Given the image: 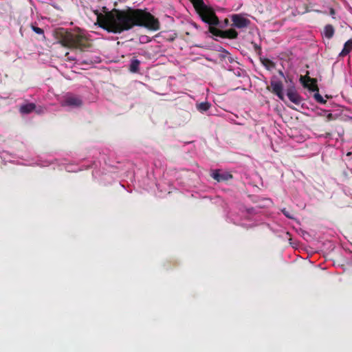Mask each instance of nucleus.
<instances>
[{"instance_id":"obj_1","label":"nucleus","mask_w":352,"mask_h":352,"mask_svg":"<svg viewBox=\"0 0 352 352\" xmlns=\"http://www.w3.org/2000/svg\"><path fill=\"white\" fill-rule=\"evenodd\" d=\"M98 23L100 27L114 34L129 30L135 26H144L153 30L160 28L158 20L151 13L131 8L126 10L113 8L104 14H100Z\"/></svg>"},{"instance_id":"obj_2","label":"nucleus","mask_w":352,"mask_h":352,"mask_svg":"<svg viewBox=\"0 0 352 352\" xmlns=\"http://www.w3.org/2000/svg\"><path fill=\"white\" fill-rule=\"evenodd\" d=\"M59 42L65 47L80 49L81 50L89 48L91 46L89 41L85 36L70 32L63 33Z\"/></svg>"},{"instance_id":"obj_3","label":"nucleus","mask_w":352,"mask_h":352,"mask_svg":"<svg viewBox=\"0 0 352 352\" xmlns=\"http://www.w3.org/2000/svg\"><path fill=\"white\" fill-rule=\"evenodd\" d=\"M193 5L201 19L208 25H219V20L212 8L205 4L203 0H189Z\"/></svg>"},{"instance_id":"obj_4","label":"nucleus","mask_w":352,"mask_h":352,"mask_svg":"<svg viewBox=\"0 0 352 352\" xmlns=\"http://www.w3.org/2000/svg\"><path fill=\"white\" fill-rule=\"evenodd\" d=\"M217 25H209L208 32L216 36L223 38L234 39L238 36V32L233 28L226 30H221L214 26Z\"/></svg>"},{"instance_id":"obj_5","label":"nucleus","mask_w":352,"mask_h":352,"mask_svg":"<svg viewBox=\"0 0 352 352\" xmlns=\"http://www.w3.org/2000/svg\"><path fill=\"white\" fill-rule=\"evenodd\" d=\"M267 89L274 94L276 95L280 100H284L283 82L280 80H277L275 76L272 78L270 86L267 87Z\"/></svg>"},{"instance_id":"obj_6","label":"nucleus","mask_w":352,"mask_h":352,"mask_svg":"<svg viewBox=\"0 0 352 352\" xmlns=\"http://www.w3.org/2000/svg\"><path fill=\"white\" fill-rule=\"evenodd\" d=\"M183 23V25H182V28L180 30V34H181V36L186 40L187 41H190V36H191L192 34H193V29H198V26L196 23H190V22H188V23Z\"/></svg>"},{"instance_id":"obj_7","label":"nucleus","mask_w":352,"mask_h":352,"mask_svg":"<svg viewBox=\"0 0 352 352\" xmlns=\"http://www.w3.org/2000/svg\"><path fill=\"white\" fill-rule=\"evenodd\" d=\"M300 82L305 88H307L311 91H318L319 89L317 85V80L316 78H310L308 76H301L300 78Z\"/></svg>"},{"instance_id":"obj_8","label":"nucleus","mask_w":352,"mask_h":352,"mask_svg":"<svg viewBox=\"0 0 352 352\" xmlns=\"http://www.w3.org/2000/svg\"><path fill=\"white\" fill-rule=\"evenodd\" d=\"M82 104V100L75 96H67L64 100L62 102V106L64 107H80Z\"/></svg>"},{"instance_id":"obj_9","label":"nucleus","mask_w":352,"mask_h":352,"mask_svg":"<svg viewBox=\"0 0 352 352\" xmlns=\"http://www.w3.org/2000/svg\"><path fill=\"white\" fill-rule=\"evenodd\" d=\"M233 25L237 28H244L249 26L250 21L239 14H234L232 16Z\"/></svg>"},{"instance_id":"obj_10","label":"nucleus","mask_w":352,"mask_h":352,"mask_svg":"<svg viewBox=\"0 0 352 352\" xmlns=\"http://www.w3.org/2000/svg\"><path fill=\"white\" fill-rule=\"evenodd\" d=\"M287 96L291 102L297 105H299L302 100L294 86L287 88Z\"/></svg>"},{"instance_id":"obj_11","label":"nucleus","mask_w":352,"mask_h":352,"mask_svg":"<svg viewBox=\"0 0 352 352\" xmlns=\"http://www.w3.org/2000/svg\"><path fill=\"white\" fill-rule=\"evenodd\" d=\"M212 177L217 182L227 181L232 178V175L229 173H221L219 170H213L211 174Z\"/></svg>"},{"instance_id":"obj_12","label":"nucleus","mask_w":352,"mask_h":352,"mask_svg":"<svg viewBox=\"0 0 352 352\" xmlns=\"http://www.w3.org/2000/svg\"><path fill=\"white\" fill-rule=\"evenodd\" d=\"M36 109L34 103H27L20 107L19 111L23 114H28Z\"/></svg>"},{"instance_id":"obj_13","label":"nucleus","mask_w":352,"mask_h":352,"mask_svg":"<svg viewBox=\"0 0 352 352\" xmlns=\"http://www.w3.org/2000/svg\"><path fill=\"white\" fill-rule=\"evenodd\" d=\"M352 51V38L348 40L344 45V47L339 54V57H344Z\"/></svg>"},{"instance_id":"obj_14","label":"nucleus","mask_w":352,"mask_h":352,"mask_svg":"<svg viewBox=\"0 0 352 352\" xmlns=\"http://www.w3.org/2000/svg\"><path fill=\"white\" fill-rule=\"evenodd\" d=\"M335 30L332 25L328 24L324 26L323 34L326 38L331 39L333 36Z\"/></svg>"},{"instance_id":"obj_15","label":"nucleus","mask_w":352,"mask_h":352,"mask_svg":"<svg viewBox=\"0 0 352 352\" xmlns=\"http://www.w3.org/2000/svg\"><path fill=\"white\" fill-rule=\"evenodd\" d=\"M140 64V62L138 59H133L130 65V71L133 73L138 72Z\"/></svg>"},{"instance_id":"obj_16","label":"nucleus","mask_w":352,"mask_h":352,"mask_svg":"<svg viewBox=\"0 0 352 352\" xmlns=\"http://www.w3.org/2000/svg\"><path fill=\"white\" fill-rule=\"evenodd\" d=\"M211 104L208 102H201L197 104V109L201 112H204L208 111Z\"/></svg>"},{"instance_id":"obj_17","label":"nucleus","mask_w":352,"mask_h":352,"mask_svg":"<svg viewBox=\"0 0 352 352\" xmlns=\"http://www.w3.org/2000/svg\"><path fill=\"white\" fill-rule=\"evenodd\" d=\"M262 64L268 69L275 67V63L269 58H263L261 60Z\"/></svg>"},{"instance_id":"obj_18","label":"nucleus","mask_w":352,"mask_h":352,"mask_svg":"<svg viewBox=\"0 0 352 352\" xmlns=\"http://www.w3.org/2000/svg\"><path fill=\"white\" fill-rule=\"evenodd\" d=\"M314 99L316 100L317 102L320 104H326L327 100L323 99L322 96L318 93V91L314 95Z\"/></svg>"},{"instance_id":"obj_19","label":"nucleus","mask_w":352,"mask_h":352,"mask_svg":"<svg viewBox=\"0 0 352 352\" xmlns=\"http://www.w3.org/2000/svg\"><path fill=\"white\" fill-rule=\"evenodd\" d=\"M32 30L40 35H43L44 36V31L42 28L36 27V26H32Z\"/></svg>"},{"instance_id":"obj_20","label":"nucleus","mask_w":352,"mask_h":352,"mask_svg":"<svg viewBox=\"0 0 352 352\" xmlns=\"http://www.w3.org/2000/svg\"><path fill=\"white\" fill-rule=\"evenodd\" d=\"M302 10H298V13L304 14V13H306V12H309L308 6L305 3H303L302 5Z\"/></svg>"},{"instance_id":"obj_21","label":"nucleus","mask_w":352,"mask_h":352,"mask_svg":"<svg viewBox=\"0 0 352 352\" xmlns=\"http://www.w3.org/2000/svg\"><path fill=\"white\" fill-rule=\"evenodd\" d=\"M253 44V47H254V51L258 53V54H261V47L260 45H258V44L255 43H252Z\"/></svg>"},{"instance_id":"obj_22","label":"nucleus","mask_w":352,"mask_h":352,"mask_svg":"<svg viewBox=\"0 0 352 352\" xmlns=\"http://www.w3.org/2000/svg\"><path fill=\"white\" fill-rule=\"evenodd\" d=\"M327 119L328 121H330V120H332L334 119V116L332 113H329L327 115Z\"/></svg>"},{"instance_id":"obj_23","label":"nucleus","mask_w":352,"mask_h":352,"mask_svg":"<svg viewBox=\"0 0 352 352\" xmlns=\"http://www.w3.org/2000/svg\"><path fill=\"white\" fill-rule=\"evenodd\" d=\"M283 214H284L286 217H289V218H292V217H290V216H289V213L287 212V211H286V210H285V209L283 210Z\"/></svg>"},{"instance_id":"obj_24","label":"nucleus","mask_w":352,"mask_h":352,"mask_svg":"<svg viewBox=\"0 0 352 352\" xmlns=\"http://www.w3.org/2000/svg\"><path fill=\"white\" fill-rule=\"evenodd\" d=\"M278 74L282 78H285L284 74L281 70L278 71Z\"/></svg>"},{"instance_id":"obj_25","label":"nucleus","mask_w":352,"mask_h":352,"mask_svg":"<svg viewBox=\"0 0 352 352\" xmlns=\"http://www.w3.org/2000/svg\"><path fill=\"white\" fill-rule=\"evenodd\" d=\"M252 210H253L252 208L247 210L248 213H251L252 212Z\"/></svg>"},{"instance_id":"obj_26","label":"nucleus","mask_w":352,"mask_h":352,"mask_svg":"<svg viewBox=\"0 0 352 352\" xmlns=\"http://www.w3.org/2000/svg\"><path fill=\"white\" fill-rule=\"evenodd\" d=\"M290 109H296L294 107H293L292 106H290V105H287Z\"/></svg>"},{"instance_id":"obj_27","label":"nucleus","mask_w":352,"mask_h":352,"mask_svg":"<svg viewBox=\"0 0 352 352\" xmlns=\"http://www.w3.org/2000/svg\"><path fill=\"white\" fill-rule=\"evenodd\" d=\"M331 14H333L334 13V10L333 9L331 10Z\"/></svg>"}]
</instances>
